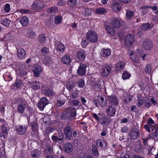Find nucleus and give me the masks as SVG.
Returning a JSON list of instances; mask_svg holds the SVG:
<instances>
[{"instance_id":"1","label":"nucleus","mask_w":158,"mask_h":158,"mask_svg":"<svg viewBox=\"0 0 158 158\" xmlns=\"http://www.w3.org/2000/svg\"><path fill=\"white\" fill-rule=\"evenodd\" d=\"M76 115V109L71 107L69 109L68 112H64L62 113L61 118L63 119L71 121L75 118Z\"/></svg>"},{"instance_id":"2","label":"nucleus","mask_w":158,"mask_h":158,"mask_svg":"<svg viewBox=\"0 0 158 158\" xmlns=\"http://www.w3.org/2000/svg\"><path fill=\"white\" fill-rule=\"evenodd\" d=\"M27 106V102L25 99H20L17 105V111L19 113L23 114Z\"/></svg>"},{"instance_id":"3","label":"nucleus","mask_w":158,"mask_h":158,"mask_svg":"<svg viewBox=\"0 0 158 158\" xmlns=\"http://www.w3.org/2000/svg\"><path fill=\"white\" fill-rule=\"evenodd\" d=\"M86 37L88 41L92 43L96 42L98 40V35L97 33L91 30L88 31L86 34Z\"/></svg>"},{"instance_id":"4","label":"nucleus","mask_w":158,"mask_h":158,"mask_svg":"<svg viewBox=\"0 0 158 158\" xmlns=\"http://www.w3.org/2000/svg\"><path fill=\"white\" fill-rule=\"evenodd\" d=\"M45 5L44 2L40 0L34 1L31 6V8L35 10H40L43 9Z\"/></svg>"},{"instance_id":"5","label":"nucleus","mask_w":158,"mask_h":158,"mask_svg":"<svg viewBox=\"0 0 158 158\" xmlns=\"http://www.w3.org/2000/svg\"><path fill=\"white\" fill-rule=\"evenodd\" d=\"M106 111L108 116L110 117H113L115 114L116 108L112 105H109L106 107Z\"/></svg>"},{"instance_id":"6","label":"nucleus","mask_w":158,"mask_h":158,"mask_svg":"<svg viewBox=\"0 0 158 158\" xmlns=\"http://www.w3.org/2000/svg\"><path fill=\"white\" fill-rule=\"evenodd\" d=\"M124 43L126 46L129 47L134 42V37L132 35H129L125 37Z\"/></svg>"},{"instance_id":"7","label":"nucleus","mask_w":158,"mask_h":158,"mask_svg":"<svg viewBox=\"0 0 158 158\" xmlns=\"http://www.w3.org/2000/svg\"><path fill=\"white\" fill-rule=\"evenodd\" d=\"M86 56L85 51L83 49H80L76 52V57L78 60L81 61L85 60Z\"/></svg>"},{"instance_id":"8","label":"nucleus","mask_w":158,"mask_h":158,"mask_svg":"<svg viewBox=\"0 0 158 158\" xmlns=\"http://www.w3.org/2000/svg\"><path fill=\"white\" fill-rule=\"evenodd\" d=\"M48 103L49 101L46 98H42L38 104V107L40 110H42Z\"/></svg>"},{"instance_id":"9","label":"nucleus","mask_w":158,"mask_h":158,"mask_svg":"<svg viewBox=\"0 0 158 158\" xmlns=\"http://www.w3.org/2000/svg\"><path fill=\"white\" fill-rule=\"evenodd\" d=\"M86 66L83 63H81L77 70V74L80 76L85 75L86 72Z\"/></svg>"},{"instance_id":"10","label":"nucleus","mask_w":158,"mask_h":158,"mask_svg":"<svg viewBox=\"0 0 158 158\" xmlns=\"http://www.w3.org/2000/svg\"><path fill=\"white\" fill-rule=\"evenodd\" d=\"M64 132L66 138L67 139H70L72 136V129L69 126H67L64 129Z\"/></svg>"},{"instance_id":"11","label":"nucleus","mask_w":158,"mask_h":158,"mask_svg":"<svg viewBox=\"0 0 158 158\" xmlns=\"http://www.w3.org/2000/svg\"><path fill=\"white\" fill-rule=\"evenodd\" d=\"M121 21L120 19L114 17L111 22V25L114 28H118L120 27Z\"/></svg>"},{"instance_id":"12","label":"nucleus","mask_w":158,"mask_h":158,"mask_svg":"<svg viewBox=\"0 0 158 158\" xmlns=\"http://www.w3.org/2000/svg\"><path fill=\"white\" fill-rule=\"evenodd\" d=\"M17 56L19 59L23 60L25 58L26 52L25 50L22 48H19L17 50Z\"/></svg>"},{"instance_id":"13","label":"nucleus","mask_w":158,"mask_h":158,"mask_svg":"<svg viewBox=\"0 0 158 158\" xmlns=\"http://www.w3.org/2000/svg\"><path fill=\"white\" fill-rule=\"evenodd\" d=\"M130 136L133 139H136L140 136V133L138 130L135 127L134 129L131 131Z\"/></svg>"},{"instance_id":"14","label":"nucleus","mask_w":158,"mask_h":158,"mask_svg":"<svg viewBox=\"0 0 158 158\" xmlns=\"http://www.w3.org/2000/svg\"><path fill=\"white\" fill-rule=\"evenodd\" d=\"M143 46L146 50H149L152 48V44L151 40H146L143 42Z\"/></svg>"},{"instance_id":"15","label":"nucleus","mask_w":158,"mask_h":158,"mask_svg":"<svg viewBox=\"0 0 158 158\" xmlns=\"http://www.w3.org/2000/svg\"><path fill=\"white\" fill-rule=\"evenodd\" d=\"M134 150L135 152L140 153L144 151V148L141 142L139 141L138 144L135 145Z\"/></svg>"},{"instance_id":"16","label":"nucleus","mask_w":158,"mask_h":158,"mask_svg":"<svg viewBox=\"0 0 158 158\" xmlns=\"http://www.w3.org/2000/svg\"><path fill=\"white\" fill-rule=\"evenodd\" d=\"M63 147V150L66 153H69L73 150V146L70 143H64Z\"/></svg>"},{"instance_id":"17","label":"nucleus","mask_w":158,"mask_h":158,"mask_svg":"<svg viewBox=\"0 0 158 158\" xmlns=\"http://www.w3.org/2000/svg\"><path fill=\"white\" fill-rule=\"evenodd\" d=\"M109 105H112L114 106H117L118 104V100L115 96L111 97L109 99Z\"/></svg>"},{"instance_id":"18","label":"nucleus","mask_w":158,"mask_h":158,"mask_svg":"<svg viewBox=\"0 0 158 158\" xmlns=\"http://www.w3.org/2000/svg\"><path fill=\"white\" fill-rule=\"evenodd\" d=\"M27 127V126H20L17 127L16 130L19 134L22 135L26 132Z\"/></svg>"},{"instance_id":"19","label":"nucleus","mask_w":158,"mask_h":158,"mask_svg":"<svg viewBox=\"0 0 158 158\" xmlns=\"http://www.w3.org/2000/svg\"><path fill=\"white\" fill-rule=\"evenodd\" d=\"M110 67L109 66L105 65L102 68V74L103 76H107L110 73Z\"/></svg>"},{"instance_id":"20","label":"nucleus","mask_w":158,"mask_h":158,"mask_svg":"<svg viewBox=\"0 0 158 158\" xmlns=\"http://www.w3.org/2000/svg\"><path fill=\"white\" fill-rule=\"evenodd\" d=\"M122 6L118 2L114 3L111 6V8L115 12H118L121 9Z\"/></svg>"},{"instance_id":"21","label":"nucleus","mask_w":158,"mask_h":158,"mask_svg":"<svg viewBox=\"0 0 158 158\" xmlns=\"http://www.w3.org/2000/svg\"><path fill=\"white\" fill-rule=\"evenodd\" d=\"M97 146L101 148L104 149L106 147V144L104 140L102 139H98L96 140Z\"/></svg>"},{"instance_id":"22","label":"nucleus","mask_w":158,"mask_h":158,"mask_svg":"<svg viewBox=\"0 0 158 158\" xmlns=\"http://www.w3.org/2000/svg\"><path fill=\"white\" fill-rule=\"evenodd\" d=\"M33 69L34 75L36 77H38L39 74L42 72L41 67L40 65H35L33 67Z\"/></svg>"},{"instance_id":"23","label":"nucleus","mask_w":158,"mask_h":158,"mask_svg":"<svg viewBox=\"0 0 158 158\" xmlns=\"http://www.w3.org/2000/svg\"><path fill=\"white\" fill-rule=\"evenodd\" d=\"M19 22L23 27L27 26L29 23L28 19L26 16L23 17L20 19Z\"/></svg>"},{"instance_id":"24","label":"nucleus","mask_w":158,"mask_h":158,"mask_svg":"<svg viewBox=\"0 0 158 158\" xmlns=\"http://www.w3.org/2000/svg\"><path fill=\"white\" fill-rule=\"evenodd\" d=\"M56 48L57 51H58L61 52H63L65 46L61 43L57 42L55 44Z\"/></svg>"},{"instance_id":"25","label":"nucleus","mask_w":158,"mask_h":158,"mask_svg":"<svg viewBox=\"0 0 158 158\" xmlns=\"http://www.w3.org/2000/svg\"><path fill=\"white\" fill-rule=\"evenodd\" d=\"M42 92L45 95L48 96H52L55 93L51 89H46L42 90Z\"/></svg>"},{"instance_id":"26","label":"nucleus","mask_w":158,"mask_h":158,"mask_svg":"<svg viewBox=\"0 0 158 158\" xmlns=\"http://www.w3.org/2000/svg\"><path fill=\"white\" fill-rule=\"evenodd\" d=\"M62 63L65 64H69L71 61V59L68 55H66L61 58Z\"/></svg>"},{"instance_id":"27","label":"nucleus","mask_w":158,"mask_h":158,"mask_svg":"<svg viewBox=\"0 0 158 158\" xmlns=\"http://www.w3.org/2000/svg\"><path fill=\"white\" fill-rule=\"evenodd\" d=\"M111 50L108 48L103 49L102 51L101 55L104 57H106L110 55Z\"/></svg>"},{"instance_id":"28","label":"nucleus","mask_w":158,"mask_h":158,"mask_svg":"<svg viewBox=\"0 0 158 158\" xmlns=\"http://www.w3.org/2000/svg\"><path fill=\"white\" fill-rule=\"evenodd\" d=\"M106 24H105V26L106 27L105 29L107 32L112 35H115V32L113 28L110 26L106 27Z\"/></svg>"},{"instance_id":"29","label":"nucleus","mask_w":158,"mask_h":158,"mask_svg":"<svg viewBox=\"0 0 158 158\" xmlns=\"http://www.w3.org/2000/svg\"><path fill=\"white\" fill-rule=\"evenodd\" d=\"M152 27L153 25L152 24L147 23L142 25L141 28L143 31H145L150 29Z\"/></svg>"},{"instance_id":"30","label":"nucleus","mask_w":158,"mask_h":158,"mask_svg":"<svg viewBox=\"0 0 158 158\" xmlns=\"http://www.w3.org/2000/svg\"><path fill=\"white\" fill-rule=\"evenodd\" d=\"M32 88L34 90L38 89L40 86V82L37 81H33L32 83Z\"/></svg>"},{"instance_id":"31","label":"nucleus","mask_w":158,"mask_h":158,"mask_svg":"<svg viewBox=\"0 0 158 158\" xmlns=\"http://www.w3.org/2000/svg\"><path fill=\"white\" fill-rule=\"evenodd\" d=\"M43 62L46 65H48L50 64L52 62V60L51 57L49 56H46L44 57L43 60Z\"/></svg>"},{"instance_id":"32","label":"nucleus","mask_w":158,"mask_h":158,"mask_svg":"<svg viewBox=\"0 0 158 158\" xmlns=\"http://www.w3.org/2000/svg\"><path fill=\"white\" fill-rule=\"evenodd\" d=\"M10 23V20L6 18L0 21L1 23L6 27H8Z\"/></svg>"},{"instance_id":"33","label":"nucleus","mask_w":158,"mask_h":158,"mask_svg":"<svg viewBox=\"0 0 158 158\" xmlns=\"http://www.w3.org/2000/svg\"><path fill=\"white\" fill-rule=\"evenodd\" d=\"M75 86L74 83L73 81H70L67 83L66 87L69 91H71Z\"/></svg>"},{"instance_id":"34","label":"nucleus","mask_w":158,"mask_h":158,"mask_svg":"<svg viewBox=\"0 0 158 158\" xmlns=\"http://www.w3.org/2000/svg\"><path fill=\"white\" fill-rule=\"evenodd\" d=\"M2 133L0 134V137H2L5 138L6 136L7 132L6 128L4 125H3L2 126Z\"/></svg>"},{"instance_id":"35","label":"nucleus","mask_w":158,"mask_h":158,"mask_svg":"<svg viewBox=\"0 0 158 158\" xmlns=\"http://www.w3.org/2000/svg\"><path fill=\"white\" fill-rule=\"evenodd\" d=\"M30 125L31 127V129L32 130L31 134L33 135L37 131V124L35 122H33L31 123Z\"/></svg>"},{"instance_id":"36","label":"nucleus","mask_w":158,"mask_h":158,"mask_svg":"<svg viewBox=\"0 0 158 158\" xmlns=\"http://www.w3.org/2000/svg\"><path fill=\"white\" fill-rule=\"evenodd\" d=\"M125 64V62L124 61H119L118 62L116 65L117 69V70H120L123 69Z\"/></svg>"},{"instance_id":"37","label":"nucleus","mask_w":158,"mask_h":158,"mask_svg":"<svg viewBox=\"0 0 158 158\" xmlns=\"http://www.w3.org/2000/svg\"><path fill=\"white\" fill-rule=\"evenodd\" d=\"M92 152L94 156H97L98 152L96 146L94 144L92 145Z\"/></svg>"},{"instance_id":"38","label":"nucleus","mask_w":158,"mask_h":158,"mask_svg":"<svg viewBox=\"0 0 158 158\" xmlns=\"http://www.w3.org/2000/svg\"><path fill=\"white\" fill-rule=\"evenodd\" d=\"M79 94V91L77 89H75L71 92V97L73 99L76 98Z\"/></svg>"},{"instance_id":"39","label":"nucleus","mask_w":158,"mask_h":158,"mask_svg":"<svg viewBox=\"0 0 158 158\" xmlns=\"http://www.w3.org/2000/svg\"><path fill=\"white\" fill-rule=\"evenodd\" d=\"M83 14L85 17L90 16L92 13L91 10L88 8L85 9L83 10Z\"/></svg>"},{"instance_id":"40","label":"nucleus","mask_w":158,"mask_h":158,"mask_svg":"<svg viewBox=\"0 0 158 158\" xmlns=\"http://www.w3.org/2000/svg\"><path fill=\"white\" fill-rule=\"evenodd\" d=\"M131 76V74L127 71H124L122 74V78L123 80L129 79Z\"/></svg>"},{"instance_id":"41","label":"nucleus","mask_w":158,"mask_h":158,"mask_svg":"<svg viewBox=\"0 0 158 158\" xmlns=\"http://www.w3.org/2000/svg\"><path fill=\"white\" fill-rule=\"evenodd\" d=\"M38 40L41 43H44L45 42L46 40L45 34H42L40 35L38 37Z\"/></svg>"},{"instance_id":"42","label":"nucleus","mask_w":158,"mask_h":158,"mask_svg":"<svg viewBox=\"0 0 158 158\" xmlns=\"http://www.w3.org/2000/svg\"><path fill=\"white\" fill-rule=\"evenodd\" d=\"M88 42H89L87 39L86 38H83L81 42V45L83 48H85L88 44Z\"/></svg>"},{"instance_id":"43","label":"nucleus","mask_w":158,"mask_h":158,"mask_svg":"<svg viewBox=\"0 0 158 158\" xmlns=\"http://www.w3.org/2000/svg\"><path fill=\"white\" fill-rule=\"evenodd\" d=\"M77 3V0H69L67 1V4L70 6L73 7L76 5Z\"/></svg>"},{"instance_id":"44","label":"nucleus","mask_w":158,"mask_h":158,"mask_svg":"<svg viewBox=\"0 0 158 158\" xmlns=\"http://www.w3.org/2000/svg\"><path fill=\"white\" fill-rule=\"evenodd\" d=\"M62 17L60 16H56L54 19V23L55 24H59L62 21Z\"/></svg>"},{"instance_id":"45","label":"nucleus","mask_w":158,"mask_h":158,"mask_svg":"<svg viewBox=\"0 0 158 158\" xmlns=\"http://www.w3.org/2000/svg\"><path fill=\"white\" fill-rule=\"evenodd\" d=\"M106 12V10L104 8L101 7L97 8L95 10L96 13L97 14H103L105 13Z\"/></svg>"},{"instance_id":"46","label":"nucleus","mask_w":158,"mask_h":158,"mask_svg":"<svg viewBox=\"0 0 158 158\" xmlns=\"http://www.w3.org/2000/svg\"><path fill=\"white\" fill-rule=\"evenodd\" d=\"M77 84L78 87L80 88H83L85 85L84 81L80 79L77 82Z\"/></svg>"},{"instance_id":"47","label":"nucleus","mask_w":158,"mask_h":158,"mask_svg":"<svg viewBox=\"0 0 158 158\" xmlns=\"http://www.w3.org/2000/svg\"><path fill=\"white\" fill-rule=\"evenodd\" d=\"M131 59L135 63H138L139 62V57L136 55H134L132 56H130Z\"/></svg>"},{"instance_id":"48","label":"nucleus","mask_w":158,"mask_h":158,"mask_svg":"<svg viewBox=\"0 0 158 158\" xmlns=\"http://www.w3.org/2000/svg\"><path fill=\"white\" fill-rule=\"evenodd\" d=\"M27 36L29 38L33 39L36 37V35L34 31H31L28 33Z\"/></svg>"},{"instance_id":"49","label":"nucleus","mask_w":158,"mask_h":158,"mask_svg":"<svg viewBox=\"0 0 158 158\" xmlns=\"http://www.w3.org/2000/svg\"><path fill=\"white\" fill-rule=\"evenodd\" d=\"M57 105L58 106H60L64 105L65 102V99L63 98H60L57 100Z\"/></svg>"},{"instance_id":"50","label":"nucleus","mask_w":158,"mask_h":158,"mask_svg":"<svg viewBox=\"0 0 158 158\" xmlns=\"http://www.w3.org/2000/svg\"><path fill=\"white\" fill-rule=\"evenodd\" d=\"M109 119L106 117H104L100 119V121L101 124H103L107 123L108 122Z\"/></svg>"},{"instance_id":"51","label":"nucleus","mask_w":158,"mask_h":158,"mask_svg":"<svg viewBox=\"0 0 158 158\" xmlns=\"http://www.w3.org/2000/svg\"><path fill=\"white\" fill-rule=\"evenodd\" d=\"M134 15V12L130 10H128L126 13V17L127 19H129L131 18Z\"/></svg>"},{"instance_id":"52","label":"nucleus","mask_w":158,"mask_h":158,"mask_svg":"<svg viewBox=\"0 0 158 158\" xmlns=\"http://www.w3.org/2000/svg\"><path fill=\"white\" fill-rule=\"evenodd\" d=\"M132 98L133 97L132 96H127V97L124 100V103H125L126 104H128L132 100Z\"/></svg>"},{"instance_id":"53","label":"nucleus","mask_w":158,"mask_h":158,"mask_svg":"<svg viewBox=\"0 0 158 158\" xmlns=\"http://www.w3.org/2000/svg\"><path fill=\"white\" fill-rule=\"evenodd\" d=\"M58 10L57 7H52L48 10V11L50 13H55Z\"/></svg>"},{"instance_id":"54","label":"nucleus","mask_w":158,"mask_h":158,"mask_svg":"<svg viewBox=\"0 0 158 158\" xmlns=\"http://www.w3.org/2000/svg\"><path fill=\"white\" fill-rule=\"evenodd\" d=\"M4 12L7 13L9 12H10V5L8 3L6 4L4 6Z\"/></svg>"},{"instance_id":"55","label":"nucleus","mask_w":158,"mask_h":158,"mask_svg":"<svg viewBox=\"0 0 158 158\" xmlns=\"http://www.w3.org/2000/svg\"><path fill=\"white\" fill-rule=\"evenodd\" d=\"M148 6H142L140 7L143 15L147 14L148 12Z\"/></svg>"},{"instance_id":"56","label":"nucleus","mask_w":158,"mask_h":158,"mask_svg":"<svg viewBox=\"0 0 158 158\" xmlns=\"http://www.w3.org/2000/svg\"><path fill=\"white\" fill-rule=\"evenodd\" d=\"M145 72L146 74H149L151 72V67L150 65L147 64L145 69Z\"/></svg>"},{"instance_id":"57","label":"nucleus","mask_w":158,"mask_h":158,"mask_svg":"<svg viewBox=\"0 0 158 158\" xmlns=\"http://www.w3.org/2000/svg\"><path fill=\"white\" fill-rule=\"evenodd\" d=\"M48 52V49L46 47H44L42 49L41 53L43 55H47Z\"/></svg>"},{"instance_id":"58","label":"nucleus","mask_w":158,"mask_h":158,"mask_svg":"<svg viewBox=\"0 0 158 158\" xmlns=\"http://www.w3.org/2000/svg\"><path fill=\"white\" fill-rule=\"evenodd\" d=\"M148 123L149 125H155L157 127V125L155 123L153 120L151 118H149L147 120Z\"/></svg>"},{"instance_id":"59","label":"nucleus","mask_w":158,"mask_h":158,"mask_svg":"<svg viewBox=\"0 0 158 158\" xmlns=\"http://www.w3.org/2000/svg\"><path fill=\"white\" fill-rule=\"evenodd\" d=\"M98 99L99 101L98 102L99 104L103 107L104 106L103 105H102V102H103L104 101V98L103 97H98Z\"/></svg>"},{"instance_id":"60","label":"nucleus","mask_w":158,"mask_h":158,"mask_svg":"<svg viewBox=\"0 0 158 158\" xmlns=\"http://www.w3.org/2000/svg\"><path fill=\"white\" fill-rule=\"evenodd\" d=\"M19 12L22 14H26L27 13H29L30 11L29 10L25 9H21L19 10Z\"/></svg>"},{"instance_id":"61","label":"nucleus","mask_w":158,"mask_h":158,"mask_svg":"<svg viewBox=\"0 0 158 158\" xmlns=\"http://www.w3.org/2000/svg\"><path fill=\"white\" fill-rule=\"evenodd\" d=\"M54 129L52 127H49L46 130V132L47 134H50L53 131Z\"/></svg>"},{"instance_id":"62","label":"nucleus","mask_w":158,"mask_h":158,"mask_svg":"<svg viewBox=\"0 0 158 158\" xmlns=\"http://www.w3.org/2000/svg\"><path fill=\"white\" fill-rule=\"evenodd\" d=\"M5 37L8 40H11L13 39V36L10 33H9L7 34L6 36Z\"/></svg>"},{"instance_id":"63","label":"nucleus","mask_w":158,"mask_h":158,"mask_svg":"<svg viewBox=\"0 0 158 158\" xmlns=\"http://www.w3.org/2000/svg\"><path fill=\"white\" fill-rule=\"evenodd\" d=\"M57 3L60 6H64L66 4V2L62 0H58Z\"/></svg>"},{"instance_id":"64","label":"nucleus","mask_w":158,"mask_h":158,"mask_svg":"<svg viewBox=\"0 0 158 158\" xmlns=\"http://www.w3.org/2000/svg\"><path fill=\"white\" fill-rule=\"evenodd\" d=\"M136 52L137 53L139 56H140L143 54V50L141 48H139L137 49Z\"/></svg>"}]
</instances>
